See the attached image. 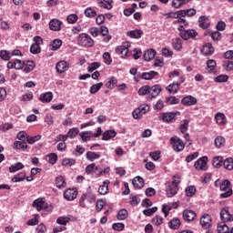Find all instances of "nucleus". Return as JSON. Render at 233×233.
I'll list each match as a JSON object with an SVG mask.
<instances>
[{"mask_svg":"<svg viewBox=\"0 0 233 233\" xmlns=\"http://www.w3.org/2000/svg\"><path fill=\"white\" fill-rule=\"evenodd\" d=\"M76 43L78 46H82L84 48H92L96 44L92 36L86 33L80 34L76 38Z\"/></svg>","mask_w":233,"mask_h":233,"instance_id":"nucleus-1","label":"nucleus"},{"mask_svg":"<svg viewBox=\"0 0 233 233\" xmlns=\"http://www.w3.org/2000/svg\"><path fill=\"white\" fill-rule=\"evenodd\" d=\"M220 190L221 192H224L220 194V198L222 199L230 198V196H232L233 190L232 187H230V181L228 179H225L222 181V183L220 184Z\"/></svg>","mask_w":233,"mask_h":233,"instance_id":"nucleus-2","label":"nucleus"},{"mask_svg":"<svg viewBox=\"0 0 233 233\" xmlns=\"http://www.w3.org/2000/svg\"><path fill=\"white\" fill-rule=\"evenodd\" d=\"M130 46H132L130 42H124L121 46H118L115 49V52L121 56V57H128L130 56V53L128 51V48H130Z\"/></svg>","mask_w":233,"mask_h":233,"instance_id":"nucleus-3","label":"nucleus"},{"mask_svg":"<svg viewBox=\"0 0 233 233\" xmlns=\"http://www.w3.org/2000/svg\"><path fill=\"white\" fill-rule=\"evenodd\" d=\"M170 143L175 152H183V150L185 149V143L178 137H172L170 138Z\"/></svg>","mask_w":233,"mask_h":233,"instance_id":"nucleus-4","label":"nucleus"},{"mask_svg":"<svg viewBox=\"0 0 233 233\" xmlns=\"http://www.w3.org/2000/svg\"><path fill=\"white\" fill-rule=\"evenodd\" d=\"M101 134H103V130L101 127H97L96 133H93L92 131H83L79 136L83 141H90V137H99Z\"/></svg>","mask_w":233,"mask_h":233,"instance_id":"nucleus-5","label":"nucleus"},{"mask_svg":"<svg viewBox=\"0 0 233 233\" xmlns=\"http://www.w3.org/2000/svg\"><path fill=\"white\" fill-rule=\"evenodd\" d=\"M207 163H208V157H202L195 162L194 167L196 170H208Z\"/></svg>","mask_w":233,"mask_h":233,"instance_id":"nucleus-6","label":"nucleus"},{"mask_svg":"<svg viewBox=\"0 0 233 233\" xmlns=\"http://www.w3.org/2000/svg\"><path fill=\"white\" fill-rule=\"evenodd\" d=\"M200 225L205 230L210 228V227H212V217L207 213L202 215L200 218Z\"/></svg>","mask_w":233,"mask_h":233,"instance_id":"nucleus-7","label":"nucleus"},{"mask_svg":"<svg viewBox=\"0 0 233 233\" xmlns=\"http://www.w3.org/2000/svg\"><path fill=\"white\" fill-rule=\"evenodd\" d=\"M33 207L36 208L38 212H41V210H46V208H48V203L43 198H38L34 200Z\"/></svg>","mask_w":233,"mask_h":233,"instance_id":"nucleus-8","label":"nucleus"},{"mask_svg":"<svg viewBox=\"0 0 233 233\" xmlns=\"http://www.w3.org/2000/svg\"><path fill=\"white\" fill-rule=\"evenodd\" d=\"M177 112H166L162 113L161 117L164 123H174L176 122V116H177Z\"/></svg>","mask_w":233,"mask_h":233,"instance_id":"nucleus-9","label":"nucleus"},{"mask_svg":"<svg viewBox=\"0 0 233 233\" xmlns=\"http://www.w3.org/2000/svg\"><path fill=\"white\" fill-rule=\"evenodd\" d=\"M161 86L159 85H155L153 86H149V101L152 99H156L157 96H159L162 92Z\"/></svg>","mask_w":233,"mask_h":233,"instance_id":"nucleus-10","label":"nucleus"},{"mask_svg":"<svg viewBox=\"0 0 233 233\" xmlns=\"http://www.w3.org/2000/svg\"><path fill=\"white\" fill-rule=\"evenodd\" d=\"M220 218L224 223H228L233 221V215L228 211V208H223L220 211Z\"/></svg>","mask_w":233,"mask_h":233,"instance_id":"nucleus-11","label":"nucleus"},{"mask_svg":"<svg viewBox=\"0 0 233 233\" xmlns=\"http://www.w3.org/2000/svg\"><path fill=\"white\" fill-rule=\"evenodd\" d=\"M61 26H63V22L57 18H54L49 22V28L53 32H61Z\"/></svg>","mask_w":233,"mask_h":233,"instance_id":"nucleus-12","label":"nucleus"},{"mask_svg":"<svg viewBox=\"0 0 233 233\" xmlns=\"http://www.w3.org/2000/svg\"><path fill=\"white\" fill-rule=\"evenodd\" d=\"M64 198L66 201H74L77 198V189L68 188L64 192Z\"/></svg>","mask_w":233,"mask_h":233,"instance_id":"nucleus-13","label":"nucleus"},{"mask_svg":"<svg viewBox=\"0 0 233 233\" xmlns=\"http://www.w3.org/2000/svg\"><path fill=\"white\" fill-rule=\"evenodd\" d=\"M198 32L195 29H187L181 33V37L184 41H188V39H196Z\"/></svg>","mask_w":233,"mask_h":233,"instance_id":"nucleus-14","label":"nucleus"},{"mask_svg":"<svg viewBox=\"0 0 233 233\" xmlns=\"http://www.w3.org/2000/svg\"><path fill=\"white\" fill-rule=\"evenodd\" d=\"M197 104L198 99L190 95L183 97L181 100V105H184V106H194Z\"/></svg>","mask_w":233,"mask_h":233,"instance_id":"nucleus-15","label":"nucleus"},{"mask_svg":"<svg viewBox=\"0 0 233 233\" xmlns=\"http://www.w3.org/2000/svg\"><path fill=\"white\" fill-rule=\"evenodd\" d=\"M198 26H199V28H202V30H207V28H208V26H210V20L208 19V16H207V15L199 16Z\"/></svg>","mask_w":233,"mask_h":233,"instance_id":"nucleus-16","label":"nucleus"},{"mask_svg":"<svg viewBox=\"0 0 233 233\" xmlns=\"http://www.w3.org/2000/svg\"><path fill=\"white\" fill-rule=\"evenodd\" d=\"M196 211L192 209H185L183 211V219L185 221H194L196 219Z\"/></svg>","mask_w":233,"mask_h":233,"instance_id":"nucleus-17","label":"nucleus"},{"mask_svg":"<svg viewBox=\"0 0 233 233\" xmlns=\"http://www.w3.org/2000/svg\"><path fill=\"white\" fill-rule=\"evenodd\" d=\"M179 191V187L175 186V185H168L166 188V193L167 198H174L176 194Z\"/></svg>","mask_w":233,"mask_h":233,"instance_id":"nucleus-18","label":"nucleus"},{"mask_svg":"<svg viewBox=\"0 0 233 233\" xmlns=\"http://www.w3.org/2000/svg\"><path fill=\"white\" fill-rule=\"evenodd\" d=\"M143 30L141 29H137V30H132L127 33V37H130L131 39H141L143 37Z\"/></svg>","mask_w":233,"mask_h":233,"instance_id":"nucleus-19","label":"nucleus"},{"mask_svg":"<svg viewBox=\"0 0 233 233\" xmlns=\"http://www.w3.org/2000/svg\"><path fill=\"white\" fill-rule=\"evenodd\" d=\"M56 72H58V74H63L64 72H66V70H68L69 66H68V63L65 60L59 61L56 66Z\"/></svg>","mask_w":233,"mask_h":233,"instance_id":"nucleus-20","label":"nucleus"},{"mask_svg":"<svg viewBox=\"0 0 233 233\" xmlns=\"http://www.w3.org/2000/svg\"><path fill=\"white\" fill-rule=\"evenodd\" d=\"M35 68V63L34 61H24L23 70L25 74H30Z\"/></svg>","mask_w":233,"mask_h":233,"instance_id":"nucleus-21","label":"nucleus"},{"mask_svg":"<svg viewBox=\"0 0 233 233\" xmlns=\"http://www.w3.org/2000/svg\"><path fill=\"white\" fill-rule=\"evenodd\" d=\"M99 34L103 35L104 38V43H109L110 39H112V35H108V27L105 25H101L99 28Z\"/></svg>","mask_w":233,"mask_h":233,"instance_id":"nucleus-22","label":"nucleus"},{"mask_svg":"<svg viewBox=\"0 0 233 233\" xmlns=\"http://www.w3.org/2000/svg\"><path fill=\"white\" fill-rule=\"evenodd\" d=\"M215 120L218 125H220V127L227 125V116L223 113H217L215 115Z\"/></svg>","mask_w":233,"mask_h":233,"instance_id":"nucleus-23","label":"nucleus"},{"mask_svg":"<svg viewBox=\"0 0 233 233\" xmlns=\"http://www.w3.org/2000/svg\"><path fill=\"white\" fill-rule=\"evenodd\" d=\"M54 99V94L52 92H47L40 95L39 101L42 103H50Z\"/></svg>","mask_w":233,"mask_h":233,"instance_id":"nucleus-24","label":"nucleus"},{"mask_svg":"<svg viewBox=\"0 0 233 233\" xmlns=\"http://www.w3.org/2000/svg\"><path fill=\"white\" fill-rule=\"evenodd\" d=\"M202 54L204 56H212V54H214V46H212V44H205L202 47Z\"/></svg>","mask_w":233,"mask_h":233,"instance_id":"nucleus-25","label":"nucleus"},{"mask_svg":"<svg viewBox=\"0 0 233 233\" xmlns=\"http://www.w3.org/2000/svg\"><path fill=\"white\" fill-rule=\"evenodd\" d=\"M181 86V84L179 83H172L169 84L166 89L167 90V92H169V94H177V92H179V87Z\"/></svg>","mask_w":233,"mask_h":233,"instance_id":"nucleus-26","label":"nucleus"},{"mask_svg":"<svg viewBox=\"0 0 233 233\" xmlns=\"http://www.w3.org/2000/svg\"><path fill=\"white\" fill-rule=\"evenodd\" d=\"M116 136H117V133L115 130H107L103 133L102 140L110 141V139H114Z\"/></svg>","mask_w":233,"mask_h":233,"instance_id":"nucleus-27","label":"nucleus"},{"mask_svg":"<svg viewBox=\"0 0 233 233\" xmlns=\"http://www.w3.org/2000/svg\"><path fill=\"white\" fill-rule=\"evenodd\" d=\"M108 185H110V180H105L103 185L98 187V194L101 196H106V194H108Z\"/></svg>","mask_w":233,"mask_h":233,"instance_id":"nucleus-28","label":"nucleus"},{"mask_svg":"<svg viewBox=\"0 0 233 233\" xmlns=\"http://www.w3.org/2000/svg\"><path fill=\"white\" fill-rule=\"evenodd\" d=\"M55 183L57 188H66V181L65 180V177L58 176L55 179Z\"/></svg>","mask_w":233,"mask_h":233,"instance_id":"nucleus-29","label":"nucleus"},{"mask_svg":"<svg viewBox=\"0 0 233 233\" xmlns=\"http://www.w3.org/2000/svg\"><path fill=\"white\" fill-rule=\"evenodd\" d=\"M159 76V73L156 71H150V72H145L141 75V79H145L146 81H148L150 79H154V77H157Z\"/></svg>","mask_w":233,"mask_h":233,"instance_id":"nucleus-30","label":"nucleus"},{"mask_svg":"<svg viewBox=\"0 0 233 233\" xmlns=\"http://www.w3.org/2000/svg\"><path fill=\"white\" fill-rule=\"evenodd\" d=\"M218 233H233V228H228L225 222L219 223L218 225Z\"/></svg>","mask_w":233,"mask_h":233,"instance_id":"nucleus-31","label":"nucleus"},{"mask_svg":"<svg viewBox=\"0 0 233 233\" xmlns=\"http://www.w3.org/2000/svg\"><path fill=\"white\" fill-rule=\"evenodd\" d=\"M13 147L15 150H26V148H28V145L25 140L15 141Z\"/></svg>","mask_w":233,"mask_h":233,"instance_id":"nucleus-32","label":"nucleus"},{"mask_svg":"<svg viewBox=\"0 0 233 233\" xmlns=\"http://www.w3.org/2000/svg\"><path fill=\"white\" fill-rule=\"evenodd\" d=\"M132 183L135 188H143V187H145V180L141 177H136Z\"/></svg>","mask_w":233,"mask_h":233,"instance_id":"nucleus-33","label":"nucleus"},{"mask_svg":"<svg viewBox=\"0 0 233 233\" xmlns=\"http://www.w3.org/2000/svg\"><path fill=\"white\" fill-rule=\"evenodd\" d=\"M172 46L175 50L179 52L181 48H183V39L182 38H175L172 42Z\"/></svg>","mask_w":233,"mask_h":233,"instance_id":"nucleus-34","label":"nucleus"},{"mask_svg":"<svg viewBox=\"0 0 233 233\" xmlns=\"http://www.w3.org/2000/svg\"><path fill=\"white\" fill-rule=\"evenodd\" d=\"M86 157L88 161H96V159H99L101 157V154L94 151H88L86 154Z\"/></svg>","mask_w":233,"mask_h":233,"instance_id":"nucleus-35","label":"nucleus"},{"mask_svg":"<svg viewBox=\"0 0 233 233\" xmlns=\"http://www.w3.org/2000/svg\"><path fill=\"white\" fill-rule=\"evenodd\" d=\"M156 57V50L148 49L144 53V59L146 61H152Z\"/></svg>","mask_w":233,"mask_h":233,"instance_id":"nucleus-36","label":"nucleus"},{"mask_svg":"<svg viewBox=\"0 0 233 233\" xmlns=\"http://www.w3.org/2000/svg\"><path fill=\"white\" fill-rule=\"evenodd\" d=\"M23 168H25V165H23V163L21 162H18L15 165L10 166L9 172L11 174H15V172H18V170H23Z\"/></svg>","mask_w":233,"mask_h":233,"instance_id":"nucleus-37","label":"nucleus"},{"mask_svg":"<svg viewBox=\"0 0 233 233\" xmlns=\"http://www.w3.org/2000/svg\"><path fill=\"white\" fill-rule=\"evenodd\" d=\"M150 86H143L138 89V96H147L149 100Z\"/></svg>","mask_w":233,"mask_h":233,"instance_id":"nucleus-38","label":"nucleus"},{"mask_svg":"<svg viewBox=\"0 0 233 233\" xmlns=\"http://www.w3.org/2000/svg\"><path fill=\"white\" fill-rule=\"evenodd\" d=\"M212 165L215 167V168H221L223 165V157H214L212 160Z\"/></svg>","mask_w":233,"mask_h":233,"instance_id":"nucleus-39","label":"nucleus"},{"mask_svg":"<svg viewBox=\"0 0 233 233\" xmlns=\"http://www.w3.org/2000/svg\"><path fill=\"white\" fill-rule=\"evenodd\" d=\"M84 14H85L86 17H89V18L97 16V11L92 7L86 8L84 11Z\"/></svg>","mask_w":233,"mask_h":233,"instance_id":"nucleus-40","label":"nucleus"},{"mask_svg":"<svg viewBox=\"0 0 233 233\" xmlns=\"http://www.w3.org/2000/svg\"><path fill=\"white\" fill-rule=\"evenodd\" d=\"M179 227H181V220H179V218H173L169 222V228H172L173 230H177V228H179Z\"/></svg>","mask_w":233,"mask_h":233,"instance_id":"nucleus-41","label":"nucleus"},{"mask_svg":"<svg viewBox=\"0 0 233 233\" xmlns=\"http://www.w3.org/2000/svg\"><path fill=\"white\" fill-rule=\"evenodd\" d=\"M185 192L187 198H193V196H196V192H197L196 187L188 186L186 187Z\"/></svg>","mask_w":233,"mask_h":233,"instance_id":"nucleus-42","label":"nucleus"},{"mask_svg":"<svg viewBox=\"0 0 233 233\" xmlns=\"http://www.w3.org/2000/svg\"><path fill=\"white\" fill-rule=\"evenodd\" d=\"M0 57L3 61H10L12 59V53L7 50H1L0 51Z\"/></svg>","mask_w":233,"mask_h":233,"instance_id":"nucleus-43","label":"nucleus"},{"mask_svg":"<svg viewBox=\"0 0 233 233\" xmlns=\"http://www.w3.org/2000/svg\"><path fill=\"white\" fill-rule=\"evenodd\" d=\"M25 179H26V174H25L24 172H21L12 178V182L19 183L21 181H25Z\"/></svg>","mask_w":233,"mask_h":233,"instance_id":"nucleus-44","label":"nucleus"},{"mask_svg":"<svg viewBox=\"0 0 233 233\" xmlns=\"http://www.w3.org/2000/svg\"><path fill=\"white\" fill-rule=\"evenodd\" d=\"M119 221H123L128 218V211L127 209H120L116 216Z\"/></svg>","mask_w":233,"mask_h":233,"instance_id":"nucleus-45","label":"nucleus"},{"mask_svg":"<svg viewBox=\"0 0 233 233\" xmlns=\"http://www.w3.org/2000/svg\"><path fill=\"white\" fill-rule=\"evenodd\" d=\"M223 167L226 170H233V158H226L223 162Z\"/></svg>","mask_w":233,"mask_h":233,"instance_id":"nucleus-46","label":"nucleus"},{"mask_svg":"<svg viewBox=\"0 0 233 233\" xmlns=\"http://www.w3.org/2000/svg\"><path fill=\"white\" fill-rule=\"evenodd\" d=\"M57 225H62V227H66V225H68L70 223V217H59L56 219Z\"/></svg>","mask_w":233,"mask_h":233,"instance_id":"nucleus-47","label":"nucleus"},{"mask_svg":"<svg viewBox=\"0 0 233 233\" xmlns=\"http://www.w3.org/2000/svg\"><path fill=\"white\" fill-rule=\"evenodd\" d=\"M46 159L50 163V165H56V163H57V154L51 153L46 156Z\"/></svg>","mask_w":233,"mask_h":233,"instance_id":"nucleus-48","label":"nucleus"},{"mask_svg":"<svg viewBox=\"0 0 233 233\" xmlns=\"http://www.w3.org/2000/svg\"><path fill=\"white\" fill-rule=\"evenodd\" d=\"M116 85H117V78L112 76L106 84V87L109 88L110 90L114 89Z\"/></svg>","mask_w":233,"mask_h":233,"instance_id":"nucleus-49","label":"nucleus"},{"mask_svg":"<svg viewBox=\"0 0 233 233\" xmlns=\"http://www.w3.org/2000/svg\"><path fill=\"white\" fill-rule=\"evenodd\" d=\"M165 103L167 105H179V98L176 96H167L165 99Z\"/></svg>","mask_w":233,"mask_h":233,"instance_id":"nucleus-50","label":"nucleus"},{"mask_svg":"<svg viewBox=\"0 0 233 233\" xmlns=\"http://www.w3.org/2000/svg\"><path fill=\"white\" fill-rule=\"evenodd\" d=\"M225 143H226L225 137H217L215 138V147L217 148H221V147H225Z\"/></svg>","mask_w":233,"mask_h":233,"instance_id":"nucleus-51","label":"nucleus"},{"mask_svg":"<svg viewBox=\"0 0 233 233\" xmlns=\"http://www.w3.org/2000/svg\"><path fill=\"white\" fill-rule=\"evenodd\" d=\"M129 199V203L132 207H137L138 204L141 203V199L137 196L130 195Z\"/></svg>","mask_w":233,"mask_h":233,"instance_id":"nucleus-52","label":"nucleus"},{"mask_svg":"<svg viewBox=\"0 0 233 233\" xmlns=\"http://www.w3.org/2000/svg\"><path fill=\"white\" fill-rule=\"evenodd\" d=\"M78 19H79V16H77V15L76 14H71L66 17V21L69 25H76Z\"/></svg>","mask_w":233,"mask_h":233,"instance_id":"nucleus-53","label":"nucleus"},{"mask_svg":"<svg viewBox=\"0 0 233 233\" xmlns=\"http://www.w3.org/2000/svg\"><path fill=\"white\" fill-rule=\"evenodd\" d=\"M222 66L228 72H232V70H233V61L232 60H226L222 63Z\"/></svg>","mask_w":233,"mask_h":233,"instance_id":"nucleus-54","label":"nucleus"},{"mask_svg":"<svg viewBox=\"0 0 233 233\" xmlns=\"http://www.w3.org/2000/svg\"><path fill=\"white\" fill-rule=\"evenodd\" d=\"M151 223L156 227H159L160 225H163V217L157 215L152 218Z\"/></svg>","mask_w":233,"mask_h":233,"instance_id":"nucleus-55","label":"nucleus"},{"mask_svg":"<svg viewBox=\"0 0 233 233\" xmlns=\"http://www.w3.org/2000/svg\"><path fill=\"white\" fill-rule=\"evenodd\" d=\"M63 46V40L61 39H55L51 45L52 50H59L61 46Z\"/></svg>","mask_w":233,"mask_h":233,"instance_id":"nucleus-56","label":"nucleus"},{"mask_svg":"<svg viewBox=\"0 0 233 233\" xmlns=\"http://www.w3.org/2000/svg\"><path fill=\"white\" fill-rule=\"evenodd\" d=\"M103 86V83L100 82L98 84H95L90 87V94H97L99 90H101V87Z\"/></svg>","mask_w":233,"mask_h":233,"instance_id":"nucleus-57","label":"nucleus"},{"mask_svg":"<svg viewBox=\"0 0 233 233\" xmlns=\"http://www.w3.org/2000/svg\"><path fill=\"white\" fill-rule=\"evenodd\" d=\"M188 123H189L188 120H187V119L183 120V122L181 123V125L179 127L180 132H182L183 134H187V132L188 130Z\"/></svg>","mask_w":233,"mask_h":233,"instance_id":"nucleus-58","label":"nucleus"},{"mask_svg":"<svg viewBox=\"0 0 233 233\" xmlns=\"http://www.w3.org/2000/svg\"><path fill=\"white\" fill-rule=\"evenodd\" d=\"M76 164V159L74 158H64L62 160L63 167H73Z\"/></svg>","mask_w":233,"mask_h":233,"instance_id":"nucleus-59","label":"nucleus"},{"mask_svg":"<svg viewBox=\"0 0 233 233\" xmlns=\"http://www.w3.org/2000/svg\"><path fill=\"white\" fill-rule=\"evenodd\" d=\"M156 212H157V207H153L151 208H147V209L143 210L144 216H147V217H150L153 214H156Z\"/></svg>","mask_w":233,"mask_h":233,"instance_id":"nucleus-60","label":"nucleus"},{"mask_svg":"<svg viewBox=\"0 0 233 233\" xmlns=\"http://www.w3.org/2000/svg\"><path fill=\"white\" fill-rule=\"evenodd\" d=\"M31 54H41V46H37V44H32L30 47Z\"/></svg>","mask_w":233,"mask_h":233,"instance_id":"nucleus-61","label":"nucleus"},{"mask_svg":"<svg viewBox=\"0 0 233 233\" xmlns=\"http://www.w3.org/2000/svg\"><path fill=\"white\" fill-rule=\"evenodd\" d=\"M103 59L106 65H112V56H110V53L105 52L103 54Z\"/></svg>","mask_w":233,"mask_h":233,"instance_id":"nucleus-62","label":"nucleus"},{"mask_svg":"<svg viewBox=\"0 0 233 233\" xmlns=\"http://www.w3.org/2000/svg\"><path fill=\"white\" fill-rule=\"evenodd\" d=\"M227 81H228V76L227 75H219L215 77L216 83H227Z\"/></svg>","mask_w":233,"mask_h":233,"instance_id":"nucleus-63","label":"nucleus"},{"mask_svg":"<svg viewBox=\"0 0 233 233\" xmlns=\"http://www.w3.org/2000/svg\"><path fill=\"white\" fill-rule=\"evenodd\" d=\"M99 66H101V63L93 62L88 66L87 70H88V72H94V70H97V68H99Z\"/></svg>","mask_w":233,"mask_h":233,"instance_id":"nucleus-64","label":"nucleus"}]
</instances>
